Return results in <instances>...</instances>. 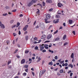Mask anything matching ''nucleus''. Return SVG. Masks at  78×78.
<instances>
[{
	"instance_id": "nucleus-1",
	"label": "nucleus",
	"mask_w": 78,
	"mask_h": 78,
	"mask_svg": "<svg viewBox=\"0 0 78 78\" xmlns=\"http://www.w3.org/2000/svg\"><path fill=\"white\" fill-rule=\"evenodd\" d=\"M45 72V70H43L41 71L40 72V73H39V77H41V76H42V75H43V74H44V73Z\"/></svg>"
},
{
	"instance_id": "nucleus-2",
	"label": "nucleus",
	"mask_w": 78,
	"mask_h": 78,
	"mask_svg": "<svg viewBox=\"0 0 78 78\" xmlns=\"http://www.w3.org/2000/svg\"><path fill=\"white\" fill-rule=\"evenodd\" d=\"M0 27H1V28H2V29H4L5 28V25H3V24H2V22L0 21Z\"/></svg>"
},
{
	"instance_id": "nucleus-3",
	"label": "nucleus",
	"mask_w": 78,
	"mask_h": 78,
	"mask_svg": "<svg viewBox=\"0 0 78 78\" xmlns=\"http://www.w3.org/2000/svg\"><path fill=\"white\" fill-rule=\"evenodd\" d=\"M51 37H52V35H51V34H48L47 37V40H49L51 38Z\"/></svg>"
},
{
	"instance_id": "nucleus-4",
	"label": "nucleus",
	"mask_w": 78,
	"mask_h": 78,
	"mask_svg": "<svg viewBox=\"0 0 78 78\" xmlns=\"http://www.w3.org/2000/svg\"><path fill=\"white\" fill-rule=\"evenodd\" d=\"M46 2L47 3H52V1L51 0H46Z\"/></svg>"
},
{
	"instance_id": "nucleus-5",
	"label": "nucleus",
	"mask_w": 78,
	"mask_h": 78,
	"mask_svg": "<svg viewBox=\"0 0 78 78\" xmlns=\"http://www.w3.org/2000/svg\"><path fill=\"white\" fill-rule=\"evenodd\" d=\"M28 27V25H26L25 26V27L23 28V30L24 31H26L27 29V28Z\"/></svg>"
},
{
	"instance_id": "nucleus-6",
	"label": "nucleus",
	"mask_w": 78,
	"mask_h": 78,
	"mask_svg": "<svg viewBox=\"0 0 78 78\" xmlns=\"http://www.w3.org/2000/svg\"><path fill=\"white\" fill-rule=\"evenodd\" d=\"M43 45H44L42 44V45L40 47L41 51H42V50L44 48V47L43 46Z\"/></svg>"
},
{
	"instance_id": "nucleus-7",
	"label": "nucleus",
	"mask_w": 78,
	"mask_h": 78,
	"mask_svg": "<svg viewBox=\"0 0 78 78\" xmlns=\"http://www.w3.org/2000/svg\"><path fill=\"white\" fill-rule=\"evenodd\" d=\"M25 62V59H23L21 62V64H24Z\"/></svg>"
},
{
	"instance_id": "nucleus-8",
	"label": "nucleus",
	"mask_w": 78,
	"mask_h": 78,
	"mask_svg": "<svg viewBox=\"0 0 78 78\" xmlns=\"http://www.w3.org/2000/svg\"><path fill=\"white\" fill-rule=\"evenodd\" d=\"M58 7H61V6H63V5H62V4L59 3H58Z\"/></svg>"
},
{
	"instance_id": "nucleus-9",
	"label": "nucleus",
	"mask_w": 78,
	"mask_h": 78,
	"mask_svg": "<svg viewBox=\"0 0 78 78\" xmlns=\"http://www.w3.org/2000/svg\"><path fill=\"white\" fill-rule=\"evenodd\" d=\"M46 37V36L45 35H43L41 37V39H44Z\"/></svg>"
},
{
	"instance_id": "nucleus-10",
	"label": "nucleus",
	"mask_w": 78,
	"mask_h": 78,
	"mask_svg": "<svg viewBox=\"0 0 78 78\" xmlns=\"http://www.w3.org/2000/svg\"><path fill=\"white\" fill-rule=\"evenodd\" d=\"M44 47L46 49H48V45L47 44H45L44 45Z\"/></svg>"
},
{
	"instance_id": "nucleus-11",
	"label": "nucleus",
	"mask_w": 78,
	"mask_h": 78,
	"mask_svg": "<svg viewBox=\"0 0 78 78\" xmlns=\"http://www.w3.org/2000/svg\"><path fill=\"white\" fill-rule=\"evenodd\" d=\"M46 17L47 19H50V15L49 14H48L46 15Z\"/></svg>"
},
{
	"instance_id": "nucleus-12",
	"label": "nucleus",
	"mask_w": 78,
	"mask_h": 78,
	"mask_svg": "<svg viewBox=\"0 0 78 78\" xmlns=\"http://www.w3.org/2000/svg\"><path fill=\"white\" fill-rule=\"evenodd\" d=\"M60 39L59 37H57L55 39V41H59Z\"/></svg>"
},
{
	"instance_id": "nucleus-13",
	"label": "nucleus",
	"mask_w": 78,
	"mask_h": 78,
	"mask_svg": "<svg viewBox=\"0 0 78 78\" xmlns=\"http://www.w3.org/2000/svg\"><path fill=\"white\" fill-rule=\"evenodd\" d=\"M41 60V58L40 57H39L38 59V60H37V62H39Z\"/></svg>"
},
{
	"instance_id": "nucleus-14",
	"label": "nucleus",
	"mask_w": 78,
	"mask_h": 78,
	"mask_svg": "<svg viewBox=\"0 0 78 78\" xmlns=\"http://www.w3.org/2000/svg\"><path fill=\"white\" fill-rule=\"evenodd\" d=\"M33 5V3L31 2H30L29 4L28 5V6H30L31 5Z\"/></svg>"
},
{
	"instance_id": "nucleus-15",
	"label": "nucleus",
	"mask_w": 78,
	"mask_h": 78,
	"mask_svg": "<svg viewBox=\"0 0 78 78\" xmlns=\"http://www.w3.org/2000/svg\"><path fill=\"white\" fill-rule=\"evenodd\" d=\"M71 58H74V53H72L71 55Z\"/></svg>"
},
{
	"instance_id": "nucleus-16",
	"label": "nucleus",
	"mask_w": 78,
	"mask_h": 78,
	"mask_svg": "<svg viewBox=\"0 0 78 78\" xmlns=\"http://www.w3.org/2000/svg\"><path fill=\"white\" fill-rule=\"evenodd\" d=\"M54 23H58L59 22V21L58 20H57L55 22V21L54 20L53 21Z\"/></svg>"
},
{
	"instance_id": "nucleus-17",
	"label": "nucleus",
	"mask_w": 78,
	"mask_h": 78,
	"mask_svg": "<svg viewBox=\"0 0 78 78\" xmlns=\"http://www.w3.org/2000/svg\"><path fill=\"white\" fill-rule=\"evenodd\" d=\"M72 22H73V21L72 20H69V23L70 24H72Z\"/></svg>"
},
{
	"instance_id": "nucleus-18",
	"label": "nucleus",
	"mask_w": 78,
	"mask_h": 78,
	"mask_svg": "<svg viewBox=\"0 0 78 78\" xmlns=\"http://www.w3.org/2000/svg\"><path fill=\"white\" fill-rule=\"evenodd\" d=\"M66 35H64L63 37V40H65L66 38Z\"/></svg>"
},
{
	"instance_id": "nucleus-19",
	"label": "nucleus",
	"mask_w": 78,
	"mask_h": 78,
	"mask_svg": "<svg viewBox=\"0 0 78 78\" xmlns=\"http://www.w3.org/2000/svg\"><path fill=\"white\" fill-rule=\"evenodd\" d=\"M63 72H64V70H63V69H61L60 70V73H62Z\"/></svg>"
},
{
	"instance_id": "nucleus-20",
	"label": "nucleus",
	"mask_w": 78,
	"mask_h": 78,
	"mask_svg": "<svg viewBox=\"0 0 78 78\" xmlns=\"http://www.w3.org/2000/svg\"><path fill=\"white\" fill-rule=\"evenodd\" d=\"M49 52H50V53H53L54 51H51L50 49L48 50Z\"/></svg>"
},
{
	"instance_id": "nucleus-21",
	"label": "nucleus",
	"mask_w": 78,
	"mask_h": 78,
	"mask_svg": "<svg viewBox=\"0 0 78 78\" xmlns=\"http://www.w3.org/2000/svg\"><path fill=\"white\" fill-rule=\"evenodd\" d=\"M48 65H51V66H52V65H53V62H49L48 63Z\"/></svg>"
},
{
	"instance_id": "nucleus-22",
	"label": "nucleus",
	"mask_w": 78,
	"mask_h": 78,
	"mask_svg": "<svg viewBox=\"0 0 78 78\" xmlns=\"http://www.w3.org/2000/svg\"><path fill=\"white\" fill-rule=\"evenodd\" d=\"M44 20L45 21V22L46 23H49L50 22L47 21V19H45Z\"/></svg>"
},
{
	"instance_id": "nucleus-23",
	"label": "nucleus",
	"mask_w": 78,
	"mask_h": 78,
	"mask_svg": "<svg viewBox=\"0 0 78 78\" xmlns=\"http://www.w3.org/2000/svg\"><path fill=\"white\" fill-rule=\"evenodd\" d=\"M16 25H17V26H16V27L17 28V27H19V25H20V23H17L16 24Z\"/></svg>"
},
{
	"instance_id": "nucleus-24",
	"label": "nucleus",
	"mask_w": 78,
	"mask_h": 78,
	"mask_svg": "<svg viewBox=\"0 0 78 78\" xmlns=\"http://www.w3.org/2000/svg\"><path fill=\"white\" fill-rule=\"evenodd\" d=\"M16 27V25H12V28L13 29L14 28H15Z\"/></svg>"
},
{
	"instance_id": "nucleus-25",
	"label": "nucleus",
	"mask_w": 78,
	"mask_h": 78,
	"mask_svg": "<svg viewBox=\"0 0 78 78\" xmlns=\"http://www.w3.org/2000/svg\"><path fill=\"white\" fill-rule=\"evenodd\" d=\"M36 2H37V1L36 0H32V3H36Z\"/></svg>"
},
{
	"instance_id": "nucleus-26",
	"label": "nucleus",
	"mask_w": 78,
	"mask_h": 78,
	"mask_svg": "<svg viewBox=\"0 0 78 78\" xmlns=\"http://www.w3.org/2000/svg\"><path fill=\"white\" fill-rule=\"evenodd\" d=\"M8 14H7V13H5L4 14H3L2 16H8Z\"/></svg>"
},
{
	"instance_id": "nucleus-27",
	"label": "nucleus",
	"mask_w": 78,
	"mask_h": 78,
	"mask_svg": "<svg viewBox=\"0 0 78 78\" xmlns=\"http://www.w3.org/2000/svg\"><path fill=\"white\" fill-rule=\"evenodd\" d=\"M24 67L25 68H28V66L27 65H25L24 66Z\"/></svg>"
},
{
	"instance_id": "nucleus-28",
	"label": "nucleus",
	"mask_w": 78,
	"mask_h": 78,
	"mask_svg": "<svg viewBox=\"0 0 78 78\" xmlns=\"http://www.w3.org/2000/svg\"><path fill=\"white\" fill-rule=\"evenodd\" d=\"M37 11H37V12L36 13H37V14H39V13H40V11H39V10L38 9H37Z\"/></svg>"
},
{
	"instance_id": "nucleus-29",
	"label": "nucleus",
	"mask_w": 78,
	"mask_h": 78,
	"mask_svg": "<svg viewBox=\"0 0 78 78\" xmlns=\"http://www.w3.org/2000/svg\"><path fill=\"white\" fill-rule=\"evenodd\" d=\"M11 60H9L8 62V65H9V64H11Z\"/></svg>"
},
{
	"instance_id": "nucleus-30",
	"label": "nucleus",
	"mask_w": 78,
	"mask_h": 78,
	"mask_svg": "<svg viewBox=\"0 0 78 78\" xmlns=\"http://www.w3.org/2000/svg\"><path fill=\"white\" fill-rule=\"evenodd\" d=\"M25 39L26 41H27L28 39V36H26L25 37Z\"/></svg>"
},
{
	"instance_id": "nucleus-31",
	"label": "nucleus",
	"mask_w": 78,
	"mask_h": 78,
	"mask_svg": "<svg viewBox=\"0 0 78 78\" xmlns=\"http://www.w3.org/2000/svg\"><path fill=\"white\" fill-rule=\"evenodd\" d=\"M67 44H68V43L66 42H65V43L64 44V46H66V45H67Z\"/></svg>"
},
{
	"instance_id": "nucleus-32",
	"label": "nucleus",
	"mask_w": 78,
	"mask_h": 78,
	"mask_svg": "<svg viewBox=\"0 0 78 78\" xmlns=\"http://www.w3.org/2000/svg\"><path fill=\"white\" fill-rule=\"evenodd\" d=\"M55 59H58V56H55L54 58Z\"/></svg>"
},
{
	"instance_id": "nucleus-33",
	"label": "nucleus",
	"mask_w": 78,
	"mask_h": 78,
	"mask_svg": "<svg viewBox=\"0 0 78 78\" xmlns=\"http://www.w3.org/2000/svg\"><path fill=\"white\" fill-rule=\"evenodd\" d=\"M38 47L37 46H36L35 47V50H38Z\"/></svg>"
},
{
	"instance_id": "nucleus-34",
	"label": "nucleus",
	"mask_w": 78,
	"mask_h": 78,
	"mask_svg": "<svg viewBox=\"0 0 78 78\" xmlns=\"http://www.w3.org/2000/svg\"><path fill=\"white\" fill-rule=\"evenodd\" d=\"M60 62V64H63V63H64V60L61 61Z\"/></svg>"
},
{
	"instance_id": "nucleus-35",
	"label": "nucleus",
	"mask_w": 78,
	"mask_h": 78,
	"mask_svg": "<svg viewBox=\"0 0 78 78\" xmlns=\"http://www.w3.org/2000/svg\"><path fill=\"white\" fill-rule=\"evenodd\" d=\"M42 4H43V5L44 6L45 5V3L44 2H43Z\"/></svg>"
},
{
	"instance_id": "nucleus-36",
	"label": "nucleus",
	"mask_w": 78,
	"mask_h": 78,
	"mask_svg": "<svg viewBox=\"0 0 78 78\" xmlns=\"http://www.w3.org/2000/svg\"><path fill=\"white\" fill-rule=\"evenodd\" d=\"M12 66H11V65H10L9 66V69H12Z\"/></svg>"
},
{
	"instance_id": "nucleus-37",
	"label": "nucleus",
	"mask_w": 78,
	"mask_h": 78,
	"mask_svg": "<svg viewBox=\"0 0 78 78\" xmlns=\"http://www.w3.org/2000/svg\"><path fill=\"white\" fill-rule=\"evenodd\" d=\"M69 66L71 68H73V65H72L71 64H70Z\"/></svg>"
},
{
	"instance_id": "nucleus-38",
	"label": "nucleus",
	"mask_w": 78,
	"mask_h": 78,
	"mask_svg": "<svg viewBox=\"0 0 78 78\" xmlns=\"http://www.w3.org/2000/svg\"><path fill=\"white\" fill-rule=\"evenodd\" d=\"M23 75L24 76H26L27 75V73H23Z\"/></svg>"
},
{
	"instance_id": "nucleus-39",
	"label": "nucleus",
	"mask_w": 78,
	"mask_h": 78,
	"mask_svg": "<svg viewBox=\"0 0 78 78\" xmlns=\"http://www.w3.org/2000/svg\"><path fill=\"white\" fill-rule=\"evenodd\" d=\"M59 17H60V16H59V15H56V18H59Z\"/></svg>"
},
{
	"instance_id": "nucleus-40",
	"label": "nucleus",
	"mask_w": 78,
	"mask_h": 78,
	"mask_svg": "<svg viewBox=\"0 0 78 78\" xmlns=\"http://www.w3.org/2000/svg\"><path fill=\"white\" fill-rule=\"evenodd\" d=\"M37 40V38L36 37H35L34 38V41H36V40Z\"/></svg>"
},
{
	"instance_id": "nucleus-41",
	"label": "nucleus",
	"mask_w": 78,
	"mask_h": 78,
	"mask_svg": "<svg viewBox=\"0 0 78 78\" xmlns=\"http://www.w3.org/2000/svg\"><path fill=\"white\" fill-rule=\"evenodd\" d=\"M8 14L9 15H11L12 14V12H9Z\"/></svg>"
},
{
	"instance_id": "nucleus-42",
	"label": "nucleus",
	"mask_w": 78,
	"mask_h": 78,
	"mask_svg": "<svg viewBox=\"0 0 78 78\" xmlns=\"http://www.w3.org/2000/svg\"><path fill=\"white\" fill-rule=\"evenodd\" d=\"M36 23V21H35L34 22V23L33 25L34 26L35 25V24Z\"/></svg>"
},
{
	"instance_id": "nucleus-43",
	"label": "nucleus",
	"mask_w": 78,
	"mask_h": 78,
	"mask_svg": "<svg viewBox=\"0 0 78 78\" xmlns=\"http://www.w3.org/2000/svg\"><path fill=\"white\" fill-rule=\"evenodd\" d=\"M17 51H18V50L16 49V50L15 51L14 53H17Z\"/></svg>"
},
{
	"instance_id": "nucleus-44",
	"label": "nucleus",
	"mask_w": 78,
	"mask_h": 78,
	"mask_svg": "<svg viewBox=\"0 0 78 78\" xmlns=\"http://www.w3.org/2000/svg\"><path fill=\"white\" fill-rule=\"evenodd\" d=\"M29 52V51H25V53H28Z\"/></svg>"
},
{
	"instance_id": "nucleus-45",
	"label": "nucleus",
	"mask_w": 78,
	"mask_h": 78,
	"mask_svg": "<svg viewBox=\"0 0 78 78\" xmlns=\"http://www.w3.org/2000/svg\"><path fill=\"white\" fill-rule=\"evenodd\" d=\"M42 52H43L44 53L45 52H46V50L44 49L42 51Z\"/></svg>"
},
{
	"instance_id": "nucleus-46",
	"label": "nucleus",
	"mask_w": 78,
	"mask_h": 78,
	"mask_svg": "<svg viewBox=\"0 0 78 78\" xmlns=\"http://www.w3.org/2000/svg\"><path fill=\"white\" fill-rule=\"evenodd\" d=\"M28 70V69H25V72H27Z\"/></svg>"
},
{
	"instance_id": "nucleus-47",
	"label": "nucleus",
	"mask_w": 78,
	"mask_h": 78,
	"mask_svg": "<svg viewBox=\"0 0 78 78\" xmlns=\"http://www.w3.org/2000/svg\"><path fill=\"white\" fill-rule=\"evenodd\" d=\"M65 66H68V64L67 63H66L65 64Z\"/></svg>"
},
{
	"instance_id": "nucleus-48",
	"label": "nucleus",
	"mask_w": 78,
	"mask_h": 78,
	"mask_svg": "<svg viewBox=\"0 0 78 78\" xmlns=\"http://www.w3.org/2000/svg\"><path fill=\"white\" fill-rule=\"evenodd\" d=\"M32 73V75H33V76H34V73L32 71L31 72Z\"/></svg>"
},
{
	"instance_id": "nucleus-49",
	"label": "nucleus",
	"mask_w": 78,
	"mask_h": 78,
	"mask_svg": "<svg viewBox=\"0 0 78 78\" xmlns=\"http://www.w3.org/2000/svg\"><path fill=\"white\" fill-rule=\"evenodd\" d=\"M6 65V63H4L2 65V66H5Z\"/></svg>"
},
{
	"instance_id": "nucleus-50",
	"label": "nucleus",
	"mask_w": 78,
	"mask_h": 78,
	"mask_svg": "<svg viewBox=\"0 0 78 78\" xmlns=\"http://www.w3.org/2000/svg\"><path fill=\"white\" fill-rule=\"evenodd\" d=\"M63 25L64 27H66V23H64L63 24Z\"/></svg>"
},
{
	"instance_id": "nucleus-51",
	"label": "nucleus",
	"mask_w": 78,
	"mask_h": 78,
	"mask_svg": "<svg viewBox=\"0 0 78 78\" xmlns=\"http://www.w3.org/2000/svg\"><path fill=\"white\" fill-rule=\"evenodd\" d=\"M16 11H17V9H15L14 10L12 11V12H16Z\"/></svg>"
},
{
	"instance_id": "nucleus-52",
	"label": "nucleus",
	"mask_w": 78,
	"mask_h": 78,
	"mask_svg": "<svg viewBox=\"0 0 78 78\" xmlns=\"http://www.w3.org/2000/svg\"><path fill=\"white\" fill-rule=\"evenodd\" d=\"M73 75V73H70V76H72Z\"/></svg>"
},
{
	"instance_id": "nucleus-53",
	"label": "nucleus",
	"mask_w": 78,
	"mask_h": 78,
	"mask_svg": "<svg viewBox=\"0 0 78 78\" xmlns=\"http://www.w3.org/2000/svg\"><path fill=\"white\" fill-rule=\"evenodd\" d=\"M9 42V41H6V43H7V45L8 44V43Z\"/></svg>"
},
{
	"instance_id": "nucleus-54",
	"label": "nucleus",
	"mask_w": 78,
	"mask_h": 78,
	"mask_svg": "<svg viewBox=\"0 0 78 78\" xmlns=\"http://www.w3.org/2000/svg\"><path fill=\"white\" fill-rule=\"evenodd\" d=\"M13 36H14L15 37V36H16V35H17L16 34V33H13Z\"/></svg>"
},
{
	"instance_id": "nucleus-55",
	"label": "nucleus",
	"mask_w": 78,
	"mask_h": 78,
	"mask_svg": "<svg viewBox=\"0 0 78 78\" xmlns=\"http://www.w3.org/2000/svg\"><path fill=\"white\" fill-rule=\"evenodd\" d=\"M13 22H14V21L13 20H11L10 21V23H12Z\"/></svg>"
},
{
	"instance_id": "nucleus-56",
	"label": "nucleus",
	"mask_w": 78,
	"mask_h": 78,
	"mask_svg": "<svg viewBox=\"0 0 78 78\" xmlns=\"http://www.w3.org/2000/svg\"><path fill=\"white\" fill-rule=\"evenodd\" d=\"M29 61L30 62H31V61H32V59L31 58H29Z\"/></svg>"
},
{
	"instance_id": "nucleus-57",
	"label": "nucleus",
	"mask_w": 78,
	"mask_h": 78,
	"mask_svg": "<svg viewBox=\"0 0 78 78\" xmlns=\"http://www.w3.org/2000/svg\"><path fill=\"white\" fill-rule=\"evenodd\" d=\"M72 33H73V34H74V35L75 34V31H73Z\"/></svg>"
},
{
	"instance_id": "nucleus-58",
	"label": "nucleus",
	"mask_w": 78,
	"mask_h": 78,
	"mask_svg": "<svg viewBox=\"0 0 78 78\" xmlns=\"http://www.w3.org/2000/svg\"><path fill=\"white\" fill-rule=\"evenodd\" d=\"M58 30H57L56 31H55V32H54V34H56V33H58Z\"/></svg>"
},
{
	"instance_id": "nucleus-59",
	"label": "nucleus",
	"mask_w": 78,
	"mask_h": 78,
	"mask_svg": "<svg viewBox=\"0 0 78 78\" xmlns=\"http://www.w3.org/2000/svg\"><path fill=\"white\" fill-rule=\"evenodd\" d=\"M61 59H60L59 60H58L57 62H61Z\"/></svg>"
},
{
	"instance_id": "nucleus-60",
	"label": "nucleus",
	"mask_w": 78,
	"mask_h": 78,
	"mask_svg": "<svg viewBox=\"0 0 78 78\" xmlns=\"http://www.w3.org/2000/svg\"><path fill=\"white\" fill-rule=\"evenodd\" d=\"M71 72H72V71L70 70L68 72V73H71Z\"/></svg>"
},
{
	"instance_id": "nucleus-61",
	"label": "nucleus",
	"mask_w": 78,
	"mask_h": 78,
	"mask_svg": "<svg viewBox=\"0 0 78 78\" xmlns=\"http://www.w3.org/2000/svg\"><path fill=\"white\" fill-rule=\"evenodd\" d=\"M53 11V9H50L49 10V11Z\"/></svg>"
},
{
	"instance_id": "nucleus-62",
	"label": "nucleus",
	"mask_w": 78,
	"mask_h": 78,
	"mask_svg": "<svg viewBox=\"0 0 78 78\" xmlns=\"http://www.w3.org/2000/svg\"><path fill=\"white\" fill-rule=\"evenodd\" d=\"M6 9H9V7L6 6Z\"/></svg>"
},
{
	"instance_id": "nucleus-63",
	"label": "nucleus",
	"mask_w": 78,
	"mask_h": 78,
	"mask_svg": "<svg viewBox=\"0 0 78 78\" xmlns=\"http://www.w3.org/2000/svg\"><path fill=\"white\" fill-rule=\"evenodd\" d=\"M59 45H62V42H60L59 43Z\"/></svg>"
},
{
	"instance_id": "nucleus-64",
	"label": "nucleus",
	"mask_w": 78,
	"mask_h": 78,
	"mask_svg": "<svg viewBox=\"0 0 78 78\" xmlns=\"http://www.w3.org/2000/svg\"><path fill=\"white\" fill-rule=\"evenodd\" d=\"M22 16H23V15H22V14H20V17H22Z\"/></svg>"
}]
</instances>
